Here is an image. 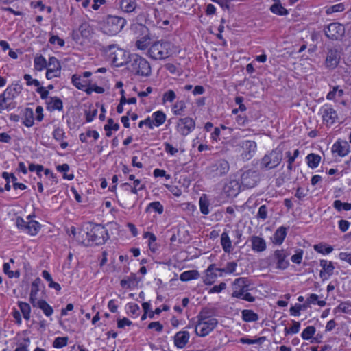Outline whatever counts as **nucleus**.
<instances>
[{
	"mask_svg": "<svg viewBox=\"0 0 351 351\" xmlns=\"http://www.w3.org/2000/svg\"><path fill=\"white\" fill-rule=\"evenodd\" d=\"M218 325V320L214 311L208 308H203L196 316L193 323L186 326L194 328L197 336L204 337L211 333Z\"/></svg>",
	"mask_w": 351,
	"mask_h": 351,
	"instance_id": "obj_1",
	"label": "nucleus"
},
{
	"mask_svg": "<svg viewBox=\"0 0 351 351\" xmlns=\"http://www.w3.org/2000/svg\"><path fill=\"white\" fill-rule=\"evenodd\" d=\"M128 69L138 75L147 77L151 74L149 63L143 58L134 55L128 62Z\"/></svg>",
	"mask_w": 351,
	"mask_h": 351,
	"instance_id": "obj_2",
	"label": "nucleus"
},
{
	"mask_svg": "<svg viewBox=\"0 0 351 351\" xmlns=\"http://www.w3.org/2000/svg\"><path fill=\"white\" fill-rule=\"evenodd\" d=\"M172 45L168 41L154 43L148 50L149 57L154 60H163L168 58L171 52Z\"/></svg>",
	"mask_w": 351,
	"mask_h": 351,
	"instance_id": "obj_3",
	"label": "nucleus"
},
{
	"mask_svg": "<svg viewBox=\"0 0 351 351\" xmlns=\"http://www.w3.org/2000/svg\"><path fill=\"white\" fill-rule=\"evenodd\" d=\"M126 21L119 16H108L102 27L103 32L112 36L119 33L124 27Z\"/></svg>",
	"mask_w": 351,
	"mask_h": 351,
	"instance_id": "obj_4",
	"label": "nucleus"
},
{
	"mask_svg": "<svg viewBox=\"0 0 351 351\" xmlns=\"http://www.w3.org/2000/svg\"><path fill=\"white\" fill-rule=\"evenodd\" d=\"M282 159V152L275 149L265 154L261 159L260 167L261 169H272L279 165Z\"/></svg>",
	"mask_w": 351,
	"mask_h": 351,
	"instance_id": "obj_5",
	"label": "nucleus"
},
{
	"mask_svg": "<svg viewBox=\"0 0 351 351\" xmlns=\"http://www.w3.org/2000/svg\"><path fill=\"white\" fill-rule=\"evenodd\" d=\"M32 215L27 217V221H25L22 217H18L16 219V226L25 231L31 235H36L40 228V225L36 221L32 220Z\"/></svg>",
	"mask_w": 351,
	"mask_h": 351,
	"instance_id": "obj_6",
	"label": "nucleus"
},
{
	"mask_svg": "<svg viewBox=\"0 0 351 351\" xmlns=\"http://www.w3.org/2000/svg\"><path fill=\"white\" fill-rule=\"evenodd\" d=\"M176 128L180 134L185 136L195 129V121L189 117L180 118L178 119Z\"/></svg>",
	"mask_w": 351,
	"mask_h": 351,
	"instance_id": "obj_7",
	"label": "nucleus"
},
{
	"mask_svg": "<svg viewBox=\"0 0 351 351\" xmlns=\"http://www.w3.org/2000/svg\"><path fill=\"white\" fill-rule=\"evenodd\" d=\"M326 36L331 40H341L345 34V27L339 23H332L324 29Z\"/></svg>",
	"mask_w": 351,
	"mask_h": 351,
	"instance_id": "obj_8",
	"label": "nucleus"
},
{
	"mask_svg": "<svg viewBox=\"0 0 351 351\" xmlns=\"http://www.w3.org/2000/svg\"><path fill=\"white\" fill-rule=\"evenodd\" d=\"M258 181V173L256 171L248 169L241 176V183L245 188L255 186Z\"/></svg>",
	"mask_w": 351,
	"mask_h": 351,
	"instance_id": "obj_9",
	"label": "nucleus"
},
{
	"mask_svg": "<svg viewBox=\"0 0 351 351\" xmlns=\"http://www.w3.org/2000/svg\"><path fill=\"white\" fill-rule=\"evenodd\" d=\"M230 169L229 163L225 160H219L209 167L212 177H219L226 174Z\"/></svg>",
	"mask_w": 351,
	"mask_h": 351,
	"instance_id": "obj_10",
	"label": "nucleus"
},
{
	"mask_svg": "<svg viewBox=\"0 0 351 351\" xmlns=\"http://www.w3.org/2000/svg\"><path fill=\"white\" fill-rule=\"evenodd\" d=\"M61 73V65L58 60L55 57H50L47 65L46 77L51 80L53 77H58Z\"/></svg>",
	"mask_w": 351,
	"mask_h": 351,
	"instance_id": "obj_11",
	"label": "nucleus"
},
{
	"mask_svg": "<svg viewBox=\"0 0 351 351\" xmlns=\"http://www.w3.org/2000/svg\"><path fill=\"white\" fill-rule=\"evenodd\" d=\"M248 280L245 278H239L234 280L233 284L232 296L234 298H240L245 292L248 291Z\"/></svg>",
	"mask_w": 351,
	"mask_h": 351,
	"instance_id": "obj_12",
	"label": "nucleus"
},
{
	"mask_svg": "<svg viewBox=\"0 0 351 351\" xmlns=\"http://www.w3.org/2000/svg\"><path fill=\"white\" fill-rule=\"evenodd\" d=\"M289 253L285 250H277L274 252V260L276 263V268L285 269L289 265L287 259Z\"/></svg>",
	"mask_w": 351,
	"mask_h": 351,
	"instance_id": "obj_13",
	"label": "nucleus"
},
{
	"mask_svg": "<svg viewBox=\"0 0 351 351\" xmlns=\"http://www.w3.org/2000/svg\"><path fill=\"white\" fill-rule=\"evenodd\" d=\"M341 59V52L337 49H330L327 53L325 64L327 68L333 69L337 67Z\"/></svg>",
	"mask_w": 351,
	"mask_h": 351,
	"instance_id": "obj_14",
	"label": "nucleus"
},
{
	"mask_svg": "<svg viewBox=\"0 0 351 351\" xmlns=\"http://www.w3.org/2000/svg\"><path fill=\"white\" fill-rule=\"evenodd\" d=\"M191 335L187 330L177 332L173 337V344L178 349H183L189 341Z\"/></svg>",
	"mask_w": 351,
	"mask_h": 351,
	"instance_id": "obj_15",
	"label": "nucleus"
},
{
	"mask_svg": "<svg viewBox=\"0 0 351 351\" xmlns=\"http://www.w3.org/2000/svg\"><path fill=\"white\" fill-rule=\"evenodd\" d=\"M242 148L243 152L241 156L243 159L248 160L253 156L256 150V143L253 141H244L242 142Z\"/></svg>",
	"mask_w": 351,
	"mask_h": 351,
	"instance_id": "obj_16",
	"label": "nucleus"
},
{
	"mask_svg": "<svg viewBox=\"0 0 351 351\" xmlns=\"http://www.w3.org/2000/svg\"><path fill=\"white\" fill-rule=\"evenodd\" d=\"M91 241H106L109 239L107 230L104 226H97L90 232Z\"/></svg>",
	"mask_w": 351,
	"mask_h": 351,
	"instance_id": "obj_17",
	"label": "nucleus"
},
{
	"mask_svg": "<svg viewBox=\"0 0 351 351\" xmlns=\"http://www.w3.org/2000/svg\"><path fill=\"white\" fill-rule=\"evenodd\" d=\"M350 152V145L346 141H337L332 147V152L337 153L338 156L343 157Z\"/></svg>",
	"mask_w": 351,
	"mask_h": 351,
	"instance_id": "obj_18",
	"label": "nucleus"
},
{
	"mask_svg": "<svg viewBox=\"0 0 351 351\" xmlns=\"http://www.w3.org/2000/svg\"><path fill=\"white\" fill-rule=\"evenodd\" d=\"M240 187L241 186L237 180H231L224 186L223 191L227 196L233 197L239 194Z\"/></svg>",
	"mask_w": 351,
	"mask_h": 351,
	"instance_id": "obj_19",
	"label": "nucleus"
},
{
	"mask_svg": "<svg viewBox=\"0 0 351 351\" xmlns=\"http://www.w3.org/2000/svg\"><path fill=\"white\" fill-rule=\"evenodd\" d=\"M323 120L328 123L332 124L337 119L336 111L330 106H326L322 110Z\"/></svg>",
	"mask_w": 351,
	"mask_h": 351,
	"instance_id": "obj_20",
	"label": "nucleus"
},
{
	"mask_svg": "<svg viewBox=\"0 0 351 351\" xmlns=\"http://www.w3.org/2000/svg\"><path fill=\"white\" fill-rule=\"evenodd\" d=\"M320 266L322 268L320 271L321 278H327L332 274L335 267L331 261H328L327 260H321Z\"/></svg>",
	"mask_w": 351,
	"mask_h": 351,
	"instance_id": "obj_21",
	"label": "nucleus"
},
{
	"mask_svg": "<svg viewBox=\"0 0 351 351\" xmlns=\"http://www.w3.org/2000/svg\"><path fill=\"white\" fill-rule=\"evenodd\" d=\"M34 307H37L42 310L43 313L46 317H50L53 313V309L45 300L40 299L33 305Z\"/></svg>",
	"mask_w": 351,
	"mask_h": 351,
	"instance_id": "obj_22",
	"label": "nucleus"
},
{
	"mask_svg": "<svg viewBox=\"0 0 351 351\" xmlns=\"http://www.w3.org/2000/svg\"><path fill=\"white\" fill-rule=\"evenodd\" d=\"M215 269L217 268L213 265H210L208 267L206 274L204 280L206 285H211L215 282L218 276L217 272H219L218 271H216Z\"/></svg>",
	"mask_w": 351,
	"mask_h": 351,
	"instance_id": "obj_23",
	"label": "nucleus"
},
{
	"mask_svg": "<svg viewBox=\"0 0 351 351\" xmlns=\"http://www.w3.org/2000/svg\"><path fill=\"white\" fill-rule=\"evenodd\" d=\"M47 104V108L51 111L62 110L63 108L62 101L57 97H49Z\"/></svg>",
	"mask_w": 351,
	"mask_h": 351,
	"instance_id": "obj_24",
	"label": "nucleus"
},
{
	"mask_svg": "<svg viewBox=\"0 0 351 351\" xmlns=\"http://www.w3.org/2000/svg\"><path fill=\"white\" fill-rule=\"evenodd\" d=\"M72 83L73 85L80 90H85L86 86L89 84L88 80H84L81 75L74 74L72 76Z\"/></svg>",
	"mask_w": 351,
	"mask_h": 351,
	"instance_id": "obj_25",
	"label": "nucleus"
},
{
	"mask_svg": "<svg viewBox=\"0 0 351 351\" xmlns=\"http://www.w3.org/2000/svg\"><path fill=\"white\" fill-rule=\"evenodd\" d=\"M241 318L245 322H253L258 320V315L252 310L244 309L241 311Z\"/></svg>",
	"mask_w": 351,
	"mask_h": 351,
	"instance_id": "obj_26",
	"label": "nucleus"
},
{
	"mask_svg": "<svg viewBox=\"0 0 351 351\" xmlns=\"http://www.w3.org/2000/svg\"><path fill=\"white\" fill-rule=\"evenodd\" d=\"M274 3L270 7V10L274 14L285 16L288 14V11L281 4L280 0H273Z\"/></svg>",
	"mask_w": 351,
	"mask_h": 351,
	"instance_id": "obj_27",
	"label": "nucleus"
},
{
	"mask_svg": "<svg viewBox=\"0 0 351 351\" xmlns=\"http://www.w3.org/2000/svg\"><path fill=\"white\" fill-rule=\"evenodd\" d=\"M126 313L132 318H136L140 315V307L139 306L134 302H130L125 306Z\"/></svg>",
	"mask_w": 351,
	"mask_h": 351,
	"instance_id": "obj_28",
	"label": "nucleus"
},
{
	"mask_svg": "<svg viewBox=\"0 0 351 351\" xmlns=\"http://www.w3.org/2000/svg\"><path fill=\"white\" fill-rule=\"evenodd\" d=\"M24 119L23 123L26 127H32L34 125V112L30 108H26L23 112Z\"/></svg>",
	"mask_w": 351,
	"mask_h": 351,
	"instance_id": "obj_29",
	"label": "nucleus"
},
{
	"mask_svg": "<svg viewBox=\"0 0 351 351\" xmlns=\"http://www.w3.org/2000/svg\"><path fill=\"white\" fill-rule=\"evenodd\" d=\"M79 31L81 36L86 38H89L93 33V29L86 21H83L81 23L79 27Z\"/></svg>",
	"mask_w": 351,
	"mask_h": 351,
	"instance_id": "obj_30",
	"label": "nucleus"
},
{
	"mask_svg": "<svg viewBox=\"0 0 351 351\" xmlns=\"http://www.w3.org/2000/svg\"><path fill=\"white\" fill-rule=\"evenodd\" d=\"M136 5L135 0H122L120 3L121 10L128 13L134 12Z\"/></svg>",
	"mask_w": 351,
	"mask_h": 351,
	"instance_id": "obj_31",
	"label": "nucleus"
},
{
	"mask_svg": "<svg viewBox=\"0 0 351 351\" xmlns=\"http://www.w3.org/2000/svg\"><path fill=\"white\" fill-rule=\"evenodd\" d=\"M199 272L196 270H188L182 272L180 276V280L183 282L197 279L199 278Z\"/></svg>",
	"mask_w": 351,
	"mask_h": 351,
	"instance_id": "obj_32",
	"label": "nucleus"
},
{
	"mask_svg": "<svg viewBox=\"0 0 351 351\" xmlns=\"http://www.w3.org/2000/svg\"><path fill=\"white\" fill-rule=\"evenodd\" d=\"M153 125L159 127L163 124L166 120V115L162 111H156L152 114Z\"/></svg>",
	"mask_w": 351,
	"mask_h": 351,
	"instance_id": "obj_33",
	"label": "nucleus"
},
{
	"mask_svg": "<svg viewBox=\"0 0 351 351\" xmlns=\"http://www.w3.org/2000/svg\"><path fill=\"white\" fill-rule=\"evenodd\" d=\"M39 291V287L38 284L36 281H34L32 283L31 285V290H30V294H29V302L32 304H35L36 302H38L39 300L37 298V295Z\"/></svg>",
	"mask_w": 351,
	"mask_h": 351,
	"instance_id": "obj_34",
	"label": "nucleus"
},
{
	"mask_svg": "<svg viewBox=\"0 0 351 351\" xmlns=\"http://www.w3.org/2000/svg\"><path fill=\"white\" fill-rule=\"evenodd\" d=\"M123 54V51L121 49H117L114 52L110 55L111 61L115 66H121L123 64V62L120 58Z\"/></svg>",
	"mask_w": 351,
	"mask_h": 351,
	"instance_id": "obj_35",
	"label": "nucleus"
},
{
	"mask_svg": "<svg viewBox=\"0 0 351 351\" xmlns=\"http://www.w3.org/2000/svg\"><path fill=\"white\" fill-rule=\"evenodd\" d=\"M18 306L19 307L24 319L25 320H29L31 317V307L29 304L27 302L19 301L18 302Z\"/></svg>",
	"mask_w": 351,
	"mask_h": 351,
	"instance_id": "obj_36",
	"label": "nucleus"
},
{
	"mask_svg": "<svg viewBox=\"0 0 351 351\" xmlns=\"http://www.w3.org/2000/svg\"><path fill=\"white\" fill-rule=\"evenodd\" d=\"M306 160L308 165L311 168L314 169L319 165L321 160V157L317 154L312 153L306 156Z\"/></svg>",
	"mask_w": 351,
	"mask_h": 351,
	"instance_id": "obj_37",
	"label": "nucleus"
},
{
	"mask_svg": "<svg viewBox=\"0 0 351 351\" xmlns=\"http://www.w3.org/2000/svg\"><path fill=\"white\" fill-rule=\"evenodd\" d=\"M306 303L308 305L317 304L320 307L326 305V302L324 300H319V296L315 293H311L307 297Z\"/></svg>",
	"mask_w": 351,
	"mask_h": 351,
	"instance_id": "obj_38",
	"label": "nucleus"
},
{
	"mask_svg": "<svg viewBox=\"0 0 351 351\" xmlns=\"http://www.w3.org/2000/svg\"><path fill=\"white\" fill-rule=\"evenodd\" d=\"M199 208L200 211L204 215H208L209 213V201L205 194L202 195L199 198Z\"/></svg>",
	"mask_w": 351,
	"mask_h": 351,
	"instance_id": "obj_39",
	"label": "nucleus"
},
{
	"mask_svg": "<svg viewBox=\"0 0 351 351\" xmlns=\"http://www.w3.org/2000/svg\"><path fill=\"white\" fill-rule=\"evenodd\" d=\"M14 107L15 106L10 100L5 98L4 95H0V113L4 110H10Z\"/></svg>",
	"mask_w": 351,
	"mask_h": 351,
	"instance_id": "obj_40",
	"label": "nucleus"
},
{
	"mask_svg": "<svg viewBox=\"0 0 351 351\" xmlns=\"http://www.w3.org/2000/svg\"><path fill=\"white\" fill-rule=\"evenodd\" d=\"M237 267V264L234 262L228 263L226 266L222 269H215L216 271H218L220 274L219 276H222L223 273L226 274H232L236 271V268Z\"/></svg>",
	"mask_w": 351,
	"mask_h": 351,
	"instance_id": "obj_41",
	"label": "nucleus"
},
{
	"mask_svg": "<svg viewBox=\"0 0 351 351\" xmlns=\"http://www.w3.org/2000/svg\"><path fill=\"white\" fill-rule=\"evenodd\" d=\"M335 310L336 312L351 314V302H342L335 308Z\"/></svg>",
	"mask_w": 351,
	"mask_h": 351,
	"instance_id": "obj_42",
	"label": "nucleus"
},
{
	"mask_svg": "<svg viewBox=\"0 0 351 351\" xmlns=\"http://www.w3.org/2000/svg\"><path fill=\"white\" fill-rule=\"evenodd\" d=\"M34 68L38 71H41L48 65L45 58L43 56H36L34 60Z\"/></svg>",
	"mask_w": 351,
	"mask_h": 351,
	"instance_id": "obj_43",
	"label": "nucleus"
},
{
	"mask_svg": "<svg viewBox=\"0 0 351 351\" xmlns=\"http://www.w3.org/2000/svg\"><path fill=\"white\" fill-rule=\"evenodd\" d=\"M68 337H58L55 338L53 342V347L56 349H60L68 344Z\"/></svg>",
	"mask_w": 351,
	"mask_h": 351,
	"instance_id": "obj_44",
	"label": "nucleus"
},
{
	"mask_svg": "<svg viewBox=\"0 0 351 351\" xmlns=\"http://www.w3.org/2000/svg\"><path fill=\"white\" fill-rule=\"evenodd\" d=\"M333 207L339 212L341 210L348 211L351 210V204L342 202L340 200H335L333 202Z\"/></svg>",
	"mask_w": 351,
	"mask_h": 351,
	"instance_id": "obj_45",
	"label": "nucleus"
},
{
	"mask_svg": "<svg viewBox=\"0 0 351 351\" xmlns=\"http://www.w3.org/2000/svg\"><path fill=\"white\" fill-rule=\"evenodd\" d=\"M314 249L317 252L322 254H328L333 250V248L330 245H325L323 243H319L317 245H315Z\"/></svg>",
	"mask_w": 351,
	"mask_h": 351,
	"instance_id": "obj_46",
	"label": "nucleus"
},
{
	"mask_svg": "<svg viewBox=\"0 0 351 351\" xmlns=\"http://www.w3.org/2000/svg\"><path fill=\"white\" fill-rule=\"evenodd\" d=\"M269 208L267 205H262L259 207L256 214V218L261 221H265L268 217Z\"/></svg>",
	"mask_w": 351,
	"mask_h": 351,
	"instance_id": "obj_47",
	"label": "nucleus"
},
{
	"mask_svg": "<svg viewBox=\"0 0 351 351\" xmlns=\"http://www.w3.org/2000/svg\"><path fill=\"white\" fill-rule=\"evenodd\" d=\"M316 332V329L313 326H307L304 329L302 332L301 333V337L304 340H309L313 337Z\"/></svg>",
	"mask_w": 351,
	"mask_h": 351,
	"instance_id": "obj_48",
	"label": "nucleus"
},
{
	"mask_svg": "<svg viewBox=\"0 0 351 351\" xmlns=\"http://www.w3.org/2000/svg\"><path fill=\"white\" fill-rule=\"evenodd\" d=\"M186 108L184 101H177L173 106V112L176 115H181Z\"/></svg>",
	"mask_w": 351,
	"mask_h": 351,
	"instance_id": "obj_49",
	"label": "nucleus"
},
{
	"mask_svg": "<svg viewBox=\"0 0 351 351\" xmlns=\"http://www.w3.org/2000/svg\"><path fill=\"white\" fill-rule=\"evenodd\" d=\"M300 329V323L299 322L293 321L292 322V326L289 328H285V333L286 335L288 334H297L299 332Z\"/></svg>",
	"mask_w": 351,
	"mask_h": 351,
	"instance_id": "obj_50",
	"label": "nucleus"
},
{
	"mask_svg": "<svg viewBox=\"0 0 351 351\" xmlns=\"http://www.w3.org/2000/svg\"><path fill=\"white\" fill-rule=\"evenodd\" d=\"M287 235V228L282 226L278 228L274 234L275 241H283Z\"/></svg>",
	"mask_w": 351,
	"mask_h": 351,
	"instance_id": "obj_51",
	"label": "nucleus"
},
{
	"mask_svg": "<svg viewBox=\"0 0 351 351\" xmlns=\"http://www.w3.org/2000/svg\"><path fill=\"white\" fill-rule=\"evenodd\" d=\"M264 339H265L264 337H259L257 339H251L249 338L243 337V338H241L239 341L241 343H244V344H249V345L260 344L263 341Z\"/></svg>",
	"mask_w": 351,
	"mask_h": 351,
	"instance_id": "obj_52",
	"label": "nucleus"
},
{
	"mask_svg": "<svg viewBox=\"0 0 351 351\" xmlns=\"http://www.w3.org/2000/svg\"><path fill=\"white\" fill-rule=\"evenodd\" d=\"M53 137L58 141H62L65 137V132L62 128H57L53 132Z\"/></svg>",
	"mask_w": 351,
	"mask_h": 351,
	"instance_id": "obj_53",
	"label": "nucleus"
},
{
	"mask_svg": "<svg viewBox=\"0 0 351 351\" xmlns=\"http://www.w3.org/2000/svg\"><path fill=\"white\" fill-rule=\"evenodd\" d=\"M149 209H152L158 213H162L163 212V206L159 202L150 203L147 208V210Z\"/></svg>",
	"mask_w": 351,
	"mask_h": 351,
	"instance_id": "obj_54",
	"label": "nucleus"
},
{
	"mask_svg": "<svg viewBox=\"0 0 351 351\" xmlns=\"http://www.w3.org/2000/svg\"><path fill=\"white\" fill-rule=\"evenodd\" d=\"M176 93L173 90H169L164 93L162 97L163 102L169 101L172 102L176 99Z\"/></svg>",
	"mask_w": 351,
	"mask_h": 351,
	"instance_id": "obj_55",
	"label": "nucleus"
},
{
	"mask_svg": "<svg viewBox=\"0 0 351 351\" xmlns=\"http://www.w3.org/2000/svg\"><path fill=\"white\" fill-rule=\"evenodd\" d=\"M344 10V5L343 3H339L334 5L332 6H330L326 10V13L328 14L333 13V12H342Z\"/></svg>",
	"mask_w": 351,
	"mask_h": 351,
	"instance_id": "obj_56",
	"label": "nucleus"
},
{
	"mask_svg": "<svg viewBox=\"0 0 351 351\" xmlns=\"http://www.w3.org/2000/svg\"><path fill=\"white\" fill-rule=\"evenodd\" d=\"M104 128L105 130H113L114 131H117L119 128V125L114 123L113 119L110 118L108 119V123L104 125Z\"/></svg>",
	"mask_w": 351,
	"mask_h": 351,
	"instance_id": "obj_57",
	"label": "nucleus"
},
{
	"mask_svg": "<svg viewBox=\"0 0 351 351\" xmlns=\"http://www.w3.org/2000/svg\"><path fill=\"white\" fill-rule=\"evenodd\" d=\"M86 120L87 122H91L97 114V109H89L85 112Z\"/></svg>",
	"mask_w": 351,
	"mask_h": 351,
	"instance_id": "obj_58",
	"label": "nucleus"
},
{
	"mask_svg": "<svg viewBox=\"0 0 351 351\" xmlns=\"http://www.w3.org/2000/svg\"><path fill=\"white\" fill-rule=\"evenodd\" d=\"M226 288V284L225 282H221L218 285H215L208 291L209 293H218Z\"/></svg>",
	"mask_w": 351,
	"mask_h": 351,
	"instance_id": "obj_59",
	"label": "nucleus"
},
{
	"mask_svg": "<svg viewBox=\"0 0 351 351\" xmlns=\"http://www.w3.org/2000/svg\"><path fill=\"white\" fill-rule=\"evenodd\" d=\"M302 256H303V252L302 250H300L296 252L295 254H293L291 257V260L293 263L296 264H300L302 262Z\"/></svg>",
	"mask_w": 351,
	"mask_h": 351,
	"instance_id": "obj_60",
	"label": "nucleus"
},
{
	"mask_svg": "<svg viewBox=\"0 0 351 351\" xmlns=\"http://www.w3.org/2000/svg\"><path fill=\"white\" fill-rule=\"evenodd\" d=\"M302 310V305L295 304L293 306L290 308V314L292 316L299 317L300 315V311Z\"/></svg>",
	"mask_w": 351,
	"mask_h": 351,
	"instance_id": "obj_61",
	"label": "nucleus"
},
{
	"mask_svg": "<svg viewBox=\"0 0 351 351\" xmlns=\"http://www.w3.org/2000/svg\"><path fill=\"white\" fill-rule=\"evenodd\" d=\"M339 258L351 265V252H342L339 254Z\"/></svg>",
	"mask_w": 351,
	"mask_h": 351,
	"instance_id": "obj_62",
	"label": "nucleus"
},
{
	"mask_svg": "<svg viewBox=\"0 0 351 351\" xmlns=\"http://www.w3.org/2000/svg\"><path fill=\"white\" fill-rule=\"evenodd\" d=\"M120 285L123 288H130L134 285V279L128 277L125 279H122L120 282Z\"/></svg>",
	"mask_w": 351,
	"mask_h": 351,
	"instance_id": "obj_63",
	"label": "nucleus"
},
{
	"mask_svg": "<svg viewBox=\"0 0 351 351\" xmlns=\"http://www.w3.org/2000/svg\"><path fill=\"white\" fill-rule=\"evenodd\" d=\"M149 329H153L156 332H162L163 330V326L159 322H152L148 325Z\"/></svg>",
	"mask_w": 351,
	"mask_h": 351,
	"instance_id": "obj_64",
	"label": "nucleus"
}]
</instances>
